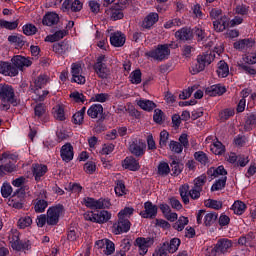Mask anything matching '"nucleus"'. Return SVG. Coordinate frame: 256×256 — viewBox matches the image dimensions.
Instances as JSON below:
<instances>
[{"instance_id": "obj_5", "label": "nucleus", "mask_w": 256, "mask_h": 256, "mask_svg": "<svg viewBox=\"0 0 256 256\" xmlns=\"http://www.w3.org/2000/svg\"><path fill=\"white\" fill-rule=\"evenodd\" d=\"M83 205L88 207V209H109L111 207V201L103 198L95 200L94 198L86 197L83 199Z\"/></svg>"}, {"instance_id": "obj_53", "label": "nucleus", "mask_w": 256, "mask_h": 256, "mask_svg": "<svg viewBox=\"0 0 256 256\" xmlns=\"http://www.w3.org/2000/svg\"><path fill=\"white\" fill-rule=\"evenodd\" d=\"M88 7L94 15H97L101 11V2L99 0H90L88 2Z\"/></svg>"}, {"instance_id": "obj_50", "label": "nucleus", "mask_w": 256, "mask_h": 256, "mask_svg": "<svg viewBox=\"0 0 256 256\" xmlns=\"http://www.w3.org/2000/svg\"><path fill=\"white\" fill-rule=\"evenodd\" d=\"M32 223L31 216H23L18 220V227L19 229H27V227H31Z\"/></svg>"}, {"instance_id": "obj_10", "label": "nucleus", "mask_w": 256, "mask_h": 256, "mask_svg": "<svg viewBox=\"0 0 256 256\" xmlns=\"http://www.w3.org/2000/svg\"><path fill=\"white\" fill-rule=\"evenodd\" d=\"M145 149H147V144L143 140L138 139H133L128 146V151L135 157H143L145 155Z\"/></svg>"}, {"instance_id": "obj_58", "label": "nucleus", "mask_w": 256, "mask_h": 256, "mask_svg": "<svg viewBox=\"0 0 256 256\" xmlns=\"http://www.w3.org/2000/svg\"><path fill=\"white\" fill-rule=\"evenodd\" d=\"M49 204L47 203L46 200H37L35 205H34V209L36 211V213H43V211H45V209H47V206Z\"/></svg>"}, {"instance_id": "obj_49", "label": "nucleus", "mask_w": 256, "mask_h": 256, "mask_svg": "<svg viewBox=\"0 0 256 256\" xmlns=\"http://www.w3.org/2000/svg\"><path fill=\"white\" fill-rule=\"evenodd\" d=\"M9 43H13L16 47H23L25 45V40L23 36L11 35L8 37Z\"/></svg>"}, {"instance_id": "obj_37", "label": "nucleus", "mask_w": 256, "mask_h": 256, "mask_svg": "<svg viewBox=\"0 0 256 256\" xmlns=\"http://www.w3.org/2000/svg\"><path fill=\"white\" fill-rule=\"evenodd\" d=\"M66 36H67L66 30H59L52 35L46 36L45 41L48 43H55L57 41H61V39H63V37H66Z\"/></svg>"}, {"instance_id": "obj_44", "label": "nucleus", "mask_w": 256, "mask_h": 256, "mask_svg": "<svg viewBox=\"0 0 256 256\" xmlns=\"http://www.w3.org/2000/svg\"><path fill=\"white\" fill-rule=\"evenodd\" d=\"M114 191L118 197H123V195H127V188L125 187V182H123L122 180H117Z\"/></svg>"}, {"instance_id": "obj_46", "label": "nucleus", "mask_w": 256, "mask_h": 256, "mask_svg": "<svg viewBox=\"0 0 256 256\" xmlns=\"http://www.w3.org/2000/svg\"><path fill=\"white\" fill-rule=\"evenodd\" d=\"M0 27L2 29H8V31H13L19 27V20L9 22L7 20H0Z\"/></svg>"}, {"instance_id": "obj_32", "label": "nucleus", "mask_w": 256, "mask_h": 256, "mask_svg": "<svg viewBox=\"0 0 256 256\" xmlns=\"http://www.w3.org/2000/svg\"><path fill=\"white\" fill-rule=\"evenodd\" d=\"M181 245V240L179 238H173L170 242H165L162 246L165 247L167 253H175Z\"/></svg>"}, {"instance_id": "obj_9", "label": "nucleus", "mask_w": 256, "mask_h": 256, "mask_svg": "<svg viewBox=\"0 0 256 256\" xmlns=\"http://www.w3.org/2000/svg\"><path fill=\"white\" fill-rule=\"evenodd\" d=\"M0 160L6 163L5 165L0 166V177H3L5 173H13L14 171H17V166L15 165V163H13L12 155L3 153Z\"/></svg>"}, {"instance_id": "obj_64", "label": "nucleus", "mask_w": 256, "mask_h": 256, "mask_svg": "<svg viewBox=\"0 0 256 256\" xmlns=\"http://www.w3.org/2000/svg\"><path fill=\"white\" fill-rule=\"evenodd\" d=\"M12 193H13V188L11 187V184L4 183L1 188L2 197L7 199V197H9Z\"/></svg>"}, {"instance_id": "obj_27", "label": "nucleus", "mask_w": 256, "mask_h": 256, "mask_svg": "<svg viewBox=\"0 0 256 256\" xmlns=\"http://www.w3.org/2000/svg\"><path fill=\"white\" fill-rule=\"evenodd\" d=\"M47 165L43 164H33L32 165V173L35 178V181H41V177L47 173Z\"/></svg>"}, {"instance_id": "obj_61", "label": "nucleus", "mask_w": 256, "mask_h": 256, "mask_svg": "<svg viewBox=\"0 0 256 256\" xmlns=\"http://www.w3.org/2000/svg\"><path fill=\"white\" fill-rule=\"evenodd\" d=\"M167 141H169V132H167V130H163L160 132V141H159V145L161 149H163V147H167Z\"/></svg>"}, {"instance_id": "obj_20", "label": "nucleus", "mask_w": 256, "mask_h": 256, "mask_svg": "<svg viewBox=\"0 0 256 256\" xmlns=\"http://www.w3.org/2000/svg\"><path fill=\"white\" fill-rule=\"evenodd\" d=\"M52 50L59 57H63V55H67L69 51H71V46L68 42L62 41L60 43H55L52 45Z\"/></svg>"}, {"instance_id": "obj_3", "label": "nucleus", "mask_w": 256, "mask_h": 256, "mask_svg": "<svg viewBox=\"0 0 256 256\" xmlns=\"http://www.w3.org/2000/svg\"><path fill=\"white\" fill-rule=\"evenodd\" d=\"M94 72L99 79H109L111 77V68L107 66V57L100 55L93 66Z\"/></svg>"}, {"instance_id": "obj_60", "label": "nucleus", "mask_w": 256, "mask_h": 256, "mask_svg": "<svg viewBox=\"0 0 256 256\" xmlns=\"http://www.w3.org/2000/svg\"><path fill=\"white\" fill-rule=\"evenodd\" d=\"M134 212L135 209H133L132 207H125L118 213V218L127 219V217H131V215H133Z\"/></svg>"}, {"instance_id": "obj_1", "label": "nucleus", "mask_w": 256, "mask_h": 256, "mask_svg": "<svg viewBox=\"0 0 256 256\" xmlns=\"http://www.w3.org/2000/svg\"><path fill=\"white\" fill-rule=\"evenodd\" d=\"M215 61V52L208 51L206 53L200 54L197 56V64L190 68V73L192 75H197V73H201V71L205 70L207 65H211Z\"/></svg>"}, {"instance_id": "obj_15", "label": "nucleus", "mask_w": 256, "mask_h": 256, "mask_svg": "<svg viewBox=\"0 0 256 256\" xmlns=\"http://www.w3.org/2000/svg\"><path fill=\"white\" fill-rule=\"evenodd\" d=\"M11 62L14 69H16L18 72L21 71L23 67H31V65H33V61L21 55L13 56Z\"/></svg>"}, {"instance_id": "obj_35", "label": "nucleus", "mask_w": 256, "mask_h": 256, "mask_svg": "<svg viewBox=\"0 0 256 256\" xmlns=\"http://www.w3.org/2000/svg\"><path fill=\"white\" fill-rule=\"evenodd\" d=\"M137 105L138 107H140V109H143V111H147L148 113H150V111H153V109L157 107V104H155V102L147 99L138 100Z\"/></svg>"}, {"instance_id": "obj_38", "label": "nucleus", "mask_w": 256, "mask_h": 256, "mask_svg": "<svg viewBox=\"0 0 256 256\" xmlns=\"http://www.w3.org/2000/svg\"><path fill=\"white\" fill-rule=\"evenodd\" d=\"M189 184H183L179 187V194L184 205H189Z\"/></svg>"}, {"instance_id": "obj_18", "label": "nucleus", "mask_w": 256, "mask_h": 256, "mask_svg": "<svg viewBox=\"0 0 256 256\" xmlns=\"http://www.w3.org/2000/svg\"><path fill=\"white\" fill-rule=\"evenodd\" d=\"M0 73L6 77H17L19 71L9 62L0 61Z\"/></svg>"}, {"instance_id": "obj_12", "label": "nucleus", "mask_w": 256, "mask_h": 256, "mask_svg": "<svg viewBox=\"0 0 256 256\" xmlns=\"http://www.w3.org/2000/svg\"><path fill=\"white\" fill-rule=\"evenodd\" d=\"M61 9L64 13H79L83 9V2L80 0H64Z\"/></svg>"}, {"instance_id": "obj_45", "label": "nucleus", "mask_w": 256, "mask_h": 256, "mask_svg": "<svg viewBox=\"0 0 256 256\" xmlns=\"http://www.w3.org/2000/svg\"><path fill=\"white\" fill-rule=\"evenodd\" d=\"M225 185H227V176L221 177L216 180L211 187V191H221L225 189Z\"/></svg>"}, {"instance_id": "obj_34", "label": "nucleus", "mask_w": 256, "mask_h": 256, "mask_svg": "<svg viewBox=\"0 0 256 256\" xmlns=\"http://www.w3.org/2000/svg\"><path fill=\"white\" fill-rule=\"evenodd\" d=\"M254 43L250 39H242L234 43V49L238 51H247V49H251Z\"/></svg>"}, {"instance_id": "obj_6", "label": "nucleus", "mask_w": 256, "mask_h": 256, "mask_svg": "<svg viewBox=\"0 0 256 256\" xmlns=\"http://www.w3.org/2000/svg\"><path fill=\"white\" fill-rule=\"evenodd\" d=\"M155 243L154 237H138L135 240V246L138 247L139 255L145 256L149 251V247H153Z\"/></svg>"}, {"instance_id": "obj_19", "label": "nucleus", "mask_w": 256, "mask_h": 256, "mask_svg": "<svg viewBox=\"0 0 256 256\" xmlns=\"http://www.w3.org/2000/svg\"><path fill=\"white\" fill-rule=\"evenodd\" d=\"M216 249L220 255H225V253H229L233 249V241L227 238H221L216 243Z\"/></svg>"}, {"instance_id": "obj_17", "label": "nucleus", "mask_w": 256, "mask_h": 256, "mask_svg": "<svg viewBox=\"0 0 256 256\" xmlns=\"http://www.w3.org/2000/svg\"><path fill=\"white\" fill-rule=\"evenodd\" d=\"M15 98V91L12 86L7 84H0V99L1 101H7L11 103Z\"/></svg>"}, {"instance_id": "obj_51", "label": "nucleus", "mask_w": 256, "mask_h": 256, "mask_svg": "<svg viewBox=\"0 0 256 256\" xmlns=\"http://www.w3.org/2000/svg\"><path fill=\"white\" fill-rule=\"evenodd\" d=\"M205 206L209 209H215L216 211H219V209H223V202L213 199H208L205 202Z\"/></svg>"}, {"instance_id": "obj_13", "label": "nucleus", "mask_w": 256, "mask_h": 256, "mask_svg": "<svg viewBox=\"0 0 256 256\" xmlns=\"http://www.w3.org/2000/svg\"><path fill=\"white\" fill-rule=\"evenodd\" d=\"M97 249H102L104 255H113L115 253V243L109 239H101L95 242Z\"/></svg>"}, {"instance_id": "obj_52", "label": "nucleus", "mask_w": 256, "mask_h": 256, "mask_svg": "<svg viewBox=\"0 0 256 256\" xmlns=\"http://www.w3.org/2000/svg\"><path fill=\"white\" fill-rule=\"evenodd\" d=\"M169 149L172 153H176L177 155L183 153V145L175 140L170 141Z\"/></svg>"}, {"instance_id": "obj_23", "label": "nucleus", "mask_w": 256, "mask_h": 256, "mask_svg": "<svg viewBox=\"0 0 256 256\" xmlns=\"http://www.w3.org/2000/svg\"><path fill=\"white\" fill-rule=\"evenodd\" d=\"M229 17H227L226 15L221 16L220 18H218V20H214L213 21V26L214 29L217 31V33H221L223 31H225V29H227V27H229Z\"/></svg>"}, {"instance_id": "obj_2", "label": "nucleus", "mask_w": 256, "mask_h": 256, "mask_svg": "<svg viewBox=\"0 0 256 256\" xmlns=\"http://www.w3.org/2000/svg\"><path fill=\"white\" fill-rule=\"evenodd\" d=\"M145 55L154 59V61H167L171 55V49H169V44H159L154 49L146 52Z\"/></svg>"}, {"instance_id": "obj_41", "label": "nucleus", "mask_w": 256, "mask_h": 256, "mask_svg": "<svg viewBox=\"0 0 256 256\" xmlns=\"http://www.w3.org/2000/svg\"><path fill=\"white\" fill-rule=\"evenodd\" d=\"M218 217H219V214H217V212H209L205 214L204 225L206 227H211V225H213L217 221Z\"/></svg>"}, {"instance_id": "obj_26", "label": "nucleus", "mask_w": 256, "mask_h": 256, "mask_svg": "<svg viewBox=\"0 0 256 256\" xmlns=\"http://www.w3.org/2000/svg\"><path fill=\"white\" fill-rule=\"evenodd\" d=\"M175 37L180 41H191L193 39V31H191V28L183 27L175 32Z\"/></svg>"}, {"instance_id": "obj_40", "label": "nucleus", "mask_w": 256, "mask_h": 256, "mask_svg": "<svg viewBox=\"0 0 256 256\" xmlns=\"http://www.w3.org/2000/svg\"><path fill=\"white\" fill-rule=\"evenodd\" d=\"M246 209L247 205L243 201L237 200L232 205V211L235 213V215H243Z\"/></svg>"}, {"instance_id": "obj_63", "label": "nucleus", "mask_w": 256, "mask_h": 256, "mask_svg": "<svg viewBox=\"0 0 256 256\" xmlns=\"http://www.w3.org/2000/svg\"><path fill=\"white\" fill-rule=\"evenodd\" d=\"M70 99H73L75 103H85V95L77 91L70 93Z\"/></svg>"}, {"instance_id": "obj_16", "label": "nucleus", "mask_w": 256, "mask_h": 256, "mask_svg": "<svg viewBox=\"0 0 256 256\" xmlns=\"http://www.w3.org/2000/svg\"><path fill=\"white\" fill-rule=\"evenodd\" d=\"M157 211V205H154L151 201H147L144 203V211H141L140 215L143 219H155L157 217Z\"/></svg>"}, {"instance_id": "obj_7", "label": "nucleus", "mask_w": 256, "mask_h": 256, "mask_svg": "<svg viewBox=\"0 0 256 256\" xmlns=\"http://www.w3.org/2000/svg\"><path fill=\"white\" fill-rule=\"evenodd\" d=\"M63 214V205L52 206L47 210V225H57L59 217Z\"/></svg>"}, {"instance_id": "obj_43", "label": "nucleus", "mask_w": 256, "mask_h": 256, "mask_svg": "<svg viewBox=\"0 0 256 256\" xmlns=\"http://www.w3.org/2000/svg\"><path fill=\"white\" fill-rule=\"evenodd\" d=\"M205 183H207V175L202 174L194 179V188L198 189V191H203V187H205Z\"/></svg>"}, {"instance_id": "obj_48", "label": "nucleus", "mask_w": 256, "mask_h": 256, "mask_svg": "<svg viewBox=\"0 0 256 256\" xmlns=\"http://www.w3.org/2000/svg\"><path fill=\"white\" fill-rule=\"evenodd\" d=\"M53 113L55 119L58 121H65V108L61 105H57L56 107L53 108Z\"/></svg>"}, {"instance_id": "obj_47", "label": "nucleus", "mask_w": 256, "mask_h": 256, "mask_svg": "<svg viewBox=\"0 0 256 256\" xmlns=\"http://www.w3.org/2000/svg\"><path fill=\"white\" fill-rule=\"evenodd\" d=\"M171 173V168L167 162H160L158 165V175L161 177H167Z\"/></svg>"}, {"instance_id": "obj_56", "label": "nucleus", "mask_w": 256, "mask_h": 256, "mask_svg": "<svg viewBox=\"0 0 256 256\" xmlns=\"http://www.w3.org/2000/svg\"><path fill=\"white\" fill-rule=\"evenodd\" d=\"M91 101H93L94 103H106V101H109V94L107 93L95 94L91 98Z\"/></svg>"}, {"instance_id": "obj_30", "label": "nucleus", "mask_w": 256, "mask_h": 256, "mask_svg": "<svg viewBox=\"0 0 256 256\" xmlns=\"http://www.w3.org/2000/svg\"><path fill=\"white\" fill-rule=\"evenodd\" d=\"M107 15L112 19V21H119V19H123V10L117 7L115 4L106 10Z\"/></svg>"}, {"instance_id": "obj_54", "label": "nucleus", "mask_w": 256, "mask_h": 256, "mask_svg": "<svg viewBox=\"0 0 256 256\" xmlns=\"http://www.w3.org/2000/svg\"><path fill=\"white\" fill-rule=\"evenodd\" d=\"M194 158L198 163H201V165H207V163H209V157L203 151L195 152Z\"/></svg>"}, {"instance_id": "obj_22", "label": "nucleus", "mask_w": 256, "mask_h": 256, "mask_svg": "<svg viewBox=\"0 0 256 256\" xmlns=\"http://www.w3.org/2000/svg\"><path fill=\"white\" fill-rule=\"evenodd\" d=\"M60 155L62 160H64L66 163H69V161H73V146L69 143L63 145L60 151Z\"/></svg>"}, {"instance_id": "obj_42", "label": "nucleus", "mask_w": 256, "mask_h": 256, "mask_svg": "<svg viewBox=\"0 0 256 256\" xmlns=\"http://www.w3.org/2000/svg\"><path fill=\"white\" fill-rule=\"evenodd\" d=\"M186 225H189V218L180 216L179 219L174 223L173 228L176 231H183Z\"/></svg>"}, {"instance_id": "obj_21", "label": "nucleus", "mask_w": 256, "mask_h": 256, "mask_svg": "<svg viewBox=\"0 0 256 256\" xmlns=\"http://www.w3.org/2000/svg\"><path fill=\"white\" fill-rule=\"evenodd\" d=\"M122 167L124 169H128L129 171H139L141 169V165H139V161L135 159L133 156H128L122 161Z\"/></svg>"}, {"instance_id": "obj_29", "label": "nucleus", "mask_w": 256, "mask_h": 256, "mask_svg": "<svg viewBox=\"0 0 256 256\" xmlns=\"http://www.w3.org/2000/svg\"><path fill=\"white\" fill-rule=\"evenodd\" d=\"M42 23L47 27H52V25H57L59 23V15L55 12H48L43 17Z\"/></svg>"}, {"instance_id": "obj_39", "label": "nucleus", "mask_w": 256, "mask_h": 256, "mask_svg": "<svg viewBox=\"0 0 256 256\" xmlns=\"http://www.w3.org/2000/svg\"><path fill=\"white\" fill-rule=\"evenodd\" d=\"M210 151L214 153V155H223V153H225V145H223L219 140H216L210 146Z\"/></svg>"}, {"instance_id": "obj_55", "label": "nucleus", "mask_w": 256, "mask_h": 256, "mask_svg": "<svg viewBox=\"0 0 256 256\" xmlns=\"http://www.w3.org/2000/svg\"><path fill=\"white\" fill-rule=\"evenodd\" d=\"M181 25H183V20L180 18H174L165 22L164 29H173V27H181Z\"/></svg>"}, {"instance_id": "obj_31", "label": "nucleus", "mask_w": 256, "mask_h": 256, "mask_svg": "<svg viewBox=\"0 0 256 256\" xmlns=\"http://www.w3.org/2000/svg\"><path fill=\"white\" fill-rule=\"evenodd\" d=\"M87 115L91 117V119H97V117H101L103 115V105L101 104H93L90 106V109L87 110Z\"/></svg>"}, {"instance_id": "obj_28", "label": "nucleus", "mask_w": 256, "mask_h": 256, "mask_svg": "<svg viewBox=\"0 0 256 256\" xmlns=\"http://www.w3.org/2000/svg\"><path fill=\"white\" fill-rule=\"evenodd\" d=\"M125 34L121 32L113 33L110 37V43L113 47H123L125 45Z\"/></svg>"}, {"instance_id": "obj_11", "label": "nucleus", "mask_w": 256, "mask_h": 256, "mask_svg": "<svg viewBox=\"0 0 256 256\" xmlns=\"http://www.w3.org/2000/svg\"><path fill=\"white\" fill-rule=\"evenodd\" d=\"M71 75L74 83L85 85L87 80L85 79V76H83V68L81 67V64L73 63L71 65Z\"/></svg>"}, {"instance_id": "obj_33", "label": "nucleus", "mask_w": 256, "mask_h": 256, "mask_svg": "<svg viewBox=\"0 0 256 256\" xmlns=\"http://www.w3.org/2000/svg\"><path fill=\"white\" fill-rule=\"evenodd\" d=\"M227 91V88L225 86H222L221 84H216L211 86L210 88H207L206 93L210 97H216V95H223Z\"/></svg>"}, {"instance_id": "obj_62", "label": "nucleus", "mask_w": 256, "mask_h": 256, "mask_svg": "<svg viewBox=\"0 0 256 256\" xmlns=\"http://www.w3.org/2000/svg\"><path fill=\"white\" fill-rule=\"evenodd\" d=\"M171 167H172V173L173 175H181L182 171H183V164L177 162V161H172L171 163Z\"/></svg>"}, {"instance_id": "obj_8", "label": "nucleus", "mask_w": 256, "mask_h": 256, "mask_svg": "<svg viewBox=\"0 0 256 256\" xmlns=\"http://www.w3.org/2000/svg\"><path fill=\"white\" fill-rule=\"evenodd\" d=\"M84 217L86 221H92V223H107L111 219V213L107 210H102L98 213L89 212Z\"/></svg>"}, {"instance_id": "obj_14", "label": "nucleus", "mask_w": 256, "mask_h": 256, "mask_svg": "<svg viewBox=\"0 0 256 256\" xmlns=\"http://www.w3.org/2000/svg\"><path fill=\"white\" fill-rule=\"evenodd\" d=\"M131 229V222L127 218H118V222L113 224V233L121 235L127 233Z\"/></svg>"}, {"instance_id": "obj_4", "label": "nucleus", "mask_w": 256, "mask_h": 256, "mask_svg": "<svg viewBox=\"0 0 256 256\" xmlns=\"http://www.w3.org/2000/svg\"><path fill=\"white\" fill-rule=\"evenodd\" d=\"M35 94L36 96V101H45V97H47L49 95V91L47 90H43L42 92L39 91V89H42V87H45V85H47V83H49V76L45 75V74H41L37 77V79L35 80Z\"/></svg>"}, {"instance_id": "obj_24", "label": "nucleus", "mask_w": 256, "mask_h": 256, "mask_svg": "<svg viewBox=\"0 0 256 256\" xmlns=\"http://www.w3.org/2000/svg\"><path fill=\"white\" fill-rule=\"evenodd\" d=\"M159 21V14L156 12L149 13L142 21L143 29H151Z\"/></svg>"}, {"instance_id": "obj_36", "label": "nucleus", "mask_w": 256, "mask_h": 256, "mask_svg": "<svg viewBox=\"0 0 256 256\" xmlns=\"http://www.w3.org/2000/svg\"><path fill=\"white\" fill-rule=\"evenodd\" d=\"M218 68L216 70V73L218 75V77H221L222 79H224L225 77L229 76V65L227 64V62L221 60L218 62Z\"/></svg>"}, {"instance_id": "obj_57", "label": "nucleus", "mask_w": 256, "mask_h": 256, "mask_svg": "<svg viewBox=\"0 0 256 256\" xmlns=\"http://www.w3.org/2000/svg\"><path fill=\"white\" fill-rule=\"evenodd\" d=\"M129 79L133 85H139V83H141V70L131 72Z\"/></svg>"}, {"instance_id": "obj_59", "label": "nucleus", "mask_w": 256, "mask_h": 256, "mask_svg": "<svg viewBox=\"0 0 256 256\" xmlns=\"http://www.w3.org/2000/svg\"><path fill=\"white\" fill-rule=\"evenodd\" d=\"M24 35L31 36L37 33V27L33 24H26L22 27Z\"/></svg>"}, {"instance_id": "obj_25", "label": "nucleus", "mask_w": 256, "mask_h": 256, "mask_svg": "<svg viewBox=\"0 0 256 256\" xmlns=\"http://www.w3.org/2000/svg\"><path fill=\"white\" fill-rule=\"evenodd\" d=\"M207 175L210 177V179H217V177H227V170H225L223 165L218 166L217 168L211 167L208 169Z\"/></svg>"}]
</instances>
